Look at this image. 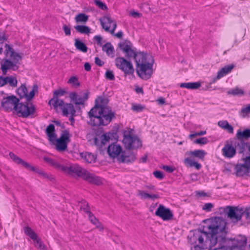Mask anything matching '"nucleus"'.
I'll list each match as a JSON object with an SVG mask.
<instances>
[{
  "instance_id": "43",
  "label": "nucleus",
  "mask_w": 250,
  "mask_h": 250,
  "mask_svg": "<svg viewBox=\"0 0 250 250\" xmlns=\"http://www.w3.org/2000/svg\"><path fill=\"white\" fill-rule=\"evenodd\" d=\"M66 93V91L64 89H58L53 92L54 97L53 98H58V97H61L64 95Z\"/></svg>"
},
{
  "instance_id": "6",
  "label": "nucleus",
  "mask_w": 250,
  "mask_h": 250,
  "mask_svg": "<svg viewBox=\"0 0 250 250\" xmlns=\"http://www.w3.org/2000/svg\"><path fill=\"white\" fill-rule=\"evenodd\" d=\"M50 106H52L56 110L59 109L62 111V114L66 117H69L71 121H74L73 116L76 111L72 104L64 103V102L58 98H52L48 103Z\"/></svg>"
},
{
  "instance_id": "63",
  "label": "nucleus",
  "mask_w": 250,
  "mask_h": 250,
  "mask_svg": "<svg viewBox=\"0 0 250 250\" xmlns=\"http://www.w3.org/2000/svg\"><path fill=\"white\" fill-rule=\"evenodd\" d=\"M197 194L199 195L200 196H204L206 194L203 191H201L197 192Z\"/></svg>"
},
{
  "instance_id": "29",
  "label": "nucleus",
  "mask_w": 250,
  "mask_h": 250,
  "mask_svg": "<svg viewBox=\"0 0 250 250\" xmlns=\"http://www.w3.org/2000/svg\"><path fill=\"white\" fill-rule=\"evenodd\" d=\"M46 134L47 136L49 141L51 142L53 141L56 138L55 133V126L53 124H50L46 129Z\"/></svg>"
},
{
  "instance_id": "37",
  "label": "nucleus",
  "mask_w": 250,
  "mask_h": 250,
  "mask_svg": "<svg viewBox=\"0 0 250 250\" xmlns=\"http://www.w3.org/2000/svg\"><path fill=\"white\" fill-rule=\"evenodd\" d=\"M88 16L84 13H80L75 17L76 22L79 23H85L88 20Z\"/></svg>"
},
{
  "instance_id": "49",
  "label": "nucleus",
  "mask_w": 250,
  "mask_h": 250,
  "mask_svg": "<svg viewBox=\"0 0 250 250\" xmlns=\"http://www.w3.org/2000/svg\"><path fill=\"white\" fill-rule=\"evenodd\" d=\"M243 162V165L250 169V156H247L242 159Z\"/></svg>"
},
{
  "instance_id": "64",
  "label": "nucleus",
  "mask_w": 250,
  "mask_h": 250,
  "mask_svg": "<svg viewBox=\"0 0 250 250\" xmlns=\"http://www.w3.org/2000/svg\"><path fill=\"white\" fill-rule=\"evenodd\" d=\"M219 79H217V76H216L215 78H213L211 82L210 83V84H211L215 83L217 80H219Z\"/></svg>"
},
{
  "instance_id": "62",
  "label": "nucleus",
  "mask_w": 250,
  "mask_h": 250,
  "mask_svg": "<svg viewBox=\"0 0 250 250\" xmlns=\"http://www.w3.org/2000/svg\"><path fill=\"white\" fill-rule=\"evenodd\" d=\"M146 160H147V156L146 155L144 157H143L142 158H141V159H140V161L142 163H145V162H146Z\"/></svg>"
},
{
  "instance_id": "12",
  "label": "nucleus",
  "mask_w": 250,
  "mask_h": 250,
  "mask_svg": "<svg viewBox=\"0 0 250 250\" xmlns=\"http://www.w3.org/2000/svg\"><path fill=\"white\" fill-rule=\"evenodd\" d=\"M23 230L25 234L33 240L35 247L41 250H46V246L43 244L40 238L31 228L27 226L23 228Z\"/></svg>"
},
{
  "instance_id": "52",
  "label": "nucleus",
  "mask_w": 250,
  "mask_h": 250,
  "mask_svg": "<svg viewBox=\"0 0 250 250\" xmlns=\"http://www.w3.org/2000/svg\"><path fill=\"white\" fill-rule=\"evenodd\" d=\"M94 40L97 42V43L98 45L102 46L103 38L101 36H95L94 37Z\"/></svg>"
},
{
  "instance_id": "20",
  "label": "nucleus",
  "mask_w": 250,
  "mask_h": 250,
  "mask_svg": "<svg viewBox=\"0 0 250 250\" xmlns=\"http://www.w3.org/2000/svg\"><path fill=\"white\" fill-rule=\"evenodd\" d=\"M122 152V146L116 143L109 145L107 149L108 155L112 158H116L118 159Z\"/></svg>"
},
{
  "instance_id": "38",
  "label": "nucleus",
  "mask_w": 250,
  "mask_h": 250,
  "mask_svg": "<svg viewBox=\"0 0 250 250\" xmlns=\"http://www.w3.org/2000/svg\"><path fill=\"white\" fill-rule=\"evenodd\" d=\"M75 46L78 50L83 52L85 53L87 51V47L85 44L79 39H75Z\"/></svg>"
},
{
  "instance_id": "59",
  "label": "nucleus",
  "mask_w": 250,
  "mask_h": 250,
  "mask_svg": "<svg viewBox=\"0 0 250 250\" xmlns=\"http://www.w3.org/2000/svg\"><path fill=\"white\" fill-rule=\"evenodd\" d=\"M84 67L85 70H86L87 71H89L91 69V66H90V64L88 62H86L84 63Z\"/></svg>"
},
{
  "instance_id": "57",
  "label": "nucleus",
  "mask_w": 250,
  "mask_h": 250,
  "mask_svg": "<svg viewBox=\"0 0 250 250\" xmlns=\"http://www.w3.org/2000/svg\"><path fill=\"white\" fill-rule=\"evenodd\" d=\"M209 250H232L231 248L227 246H222L214 249H209Z\"/></svg>"
},
{
  "instance_id": "36",
  "label": "nucleus",
  "mask_w": 250,
  "mask_h": 250,
  "mask_svg": "<svg viewBox=\"0 0 250 250\" xmlns=\"http://www.w3.org/2000/svg\"><path fill=\"white\" fill-rule=\"evenodd\" d=\"M228 94L233 96H243L245 94L244 90L238 87H235L230 89L228 91Z\"/></svg>"
},
{
  "instance_id": "8",
  "label": "nucleus",
  "mask_w": 250,
  "mask_h": 250,
  "mask_svg": "<svg viewBox=\"0 0 250 250\" xmlns=\"http://www.w3.org/2000/svg\"><path fill=\"white\" fill-rule=\"evenodd\" d=\"M123 143L125 146L129 149L138 148L142 146L141 140L133 134L132 129H128L124 132Z\"/></svg>"
},
{
  "instance_id": "41",
  "label": "nucleus",
  "mask_w": 250,
  "mask_h": 250,
  "mask_svg": "<svg viewBox=\"0 0 250 250\" xmlns=\"http://www.w3.org/2000/svg\"><path fill=\"white\" fill-rule=\"evenodd\" d=\"M67 83L74 87H77L80 85L78 79L76 76L71 77L68 80Z\"/></svg>"
},
{
  "instance_id": "4",
  "label": "nucleus",
  "mask_w": 250,
  "mask_h": 250,
  "mask_svg": "<svg viewBox=\"0 0 250 250\" xmlns=\"http://www.w3.org/2000/svg\"><path fill=\"white\" fill-rule=\"evenodd\" d=\"M135 62L136 71L138 76L143 80L150 78L153 73L154 60L150 54L144 52H138Z\"/></svg>"
},
{
  "instance_id": "47",
  "label": "nucleus",
  "mask_w": 250,
  "mask_h": 250,
  "mask_svg": "<svg viewBox=\"0 0 250 250\" xmlns=\"http://www.w3.org/2000/svg\"><path fill=\"white\" fill-rule=\"evenodd\" d=\"M207 132L205 130L201 131L199 132H197L193 134H190L189 135V138L192 140L193 138L198 136H202L206 134Z\"/></svg>"
},
{
  "instance_id": "19",
  "label": "nucleus",
  "mask_w": 250,
  "mask_h": 250,
  "mask_svg": "<svg viewBox=\"0 0 250 250\" xmlns=\"http://www.w3.org/2000/svg\"><path fill=\"white\" fill-rule=\"evenodd\" d=\"M38 90V86L34 85L29 93L25 85H21L17 90V94L21 98H25L27 100L31 99L35 95V92Z\"/></svg>"
},
{
  "instance_id": "1",
  "label": "nucleus",
  "mask_w": 250,
  "mask_h": 250,
  "mask_svg": "<svg viewBox=\"0 0 250 250\" xmlns=\"http://www.w3.org/2000/svg\"><path fill=\"white\" fill-rule=\"evenodd\" d=\"M227 233L226 222L221 217H214L206 221L203 230L195 229L190 232L188 242L190 250H203L214 246L225 239Z\"/></svg>"
},
{
  "instance_id": "50",
  "label": "nucleus",
  "mask_w": 250,
  "mask_h": 250,
  "mask_svg": "<svg viewBox=\"0 0 250 250\" xmlns=\"http://www.w3.org/2000/svg\"><path fill=\"white\" fill-rule=\"evenodd\" d=\"M213 205L212 204L208 203H206L202 207V209L206 211H210L213 208Z\"/></svg>"
},
{
  "instance_id": "61",
  "label": "nucleus",
  "mask_w": 250,
  "mask_h": 250,
  "mask_svg": "<svg viewBox=\"0 0 250 250\" xmlns=\"http://www.w3.org/2000/svg\"><path fill=\"white\" fill-rule=\"evenodd\" d=\"M115 36L118 38H121L123 36V33L122 31H119L115 34Z\"/></svg>"
},
{
  "instance_id": "31",
  "label": "nucleus",
  "mask_w": 250,
  "mask_h": 250,
  "mask_svg": "<svg viewBox=\"0 0 250 250\" xmlns=\"http://www.w3.org/2000/svg\"><path fill=\"white\" fill-rule=\"evenodd\" d=\"M218 125L230 133H233V127L226 120L219 121L218 122Z\"/></svg>"
},
{
  "instance_id": "60",
  "label": "nucleus",
  "mask_w": 250,
  "mask_h": 250,
  "mask_svg": "<svg viewBox=\"0 0 250 250\" xmlns=\"http://www.w3.org/2000/svg\"><path fill=\"white\" fill-rule=\"evenodd\" d=\"M157 101L160 104H164L165 103V99L163 98H159L158 99Z\"/></svg>"
},
{
  "instance_id": "32",
  "label": "nucleus",
  "mask_w": 250,
  "mask_h": 250,
  "mask_svg": "<svg viewBox=\"0 0 250 250\" xmlns=\"http://www.w3.org/2000/svg\"><path fill=\"white\" fill-rule=\"evenodd\" d=\"M102 49L108 56L110 57H114L115 52L113 46L110 43L107 42L103 45Z\"/></svg>"
},
{
  "instance_id": "55",
  "label": "nucleus",
  "mask_w": 250,
  "mask_h": 250,
  "mask_svg": "<svg viewBox=\"0 0 250 250\" xmlns=\"http://www.w3.org/2000/svg\"><path fill=\"white\" fill-rule=\"evenodd\" d=\"M63 29L65 34L67 36H69L71 34V30L69 26L66 25H63Z\"/></svg>"
},
{
  "instance_id": "48",
  "label": "nucleus",
  "mask_w": 250,
  "mask_h": 250,
  "mask_svg": "<svg viewBox=\"0 0 250 250\" xmlns=\"http://www.w3.org/2000/svg\"><path fill=\"white\" fill-rule=\"evenodd\" d=\"M243 214L245 216L248 223H250V207L247 208L243 211Z\"/></svg>"
},
{
  "instance_id": "18",
  "label": "nucleus",
  "mask_w": 250,
  "mask_h": 250,
  "mask_svg": "<svg viewBox=\"0 0 250 250\" xmlns=\"http://www.w3.org/2000/svg\"><path fill=\"white\" fill-rule=\"evenodd\" d=\"M19 101L18 99L13 96H7L3 98L1 102V106L5 110H9L14 109L15 110V106H17Z\"/></svg>"
},
{
  "instance_id": "39",
  "label": "nucleus",
  "mask_w": 250,
  "mask_h": 250,
  "mask_svg": "<svg viewBox=\"0 0 250 250\" xmlns=\"http://www.w3.org/2000/svg\"><path fill=\"white\" fill-rule=\"evenodd\" d=\"M74 28L77 32L81 34L88 35L90 33V29L85 25H76Z\"/></svg>"
},
{
  "instance_id": "54",
  "label": "nucleus",
  "mask_w": 250,
  "mask_h": 250,
  "mask_svg": "<svg viewBox=\"0 0 250 250\" xmlns=\"http://www.w3.org/2000/svg\"><path fill=\"white\" fill-rule=\"evenodd\" d=\"M153 175L158 179H162L164 177L163 173L160 171H155L153 172Z\"/></svg>"
},
{
  "instance_id": "13",
  "label": "nucleus",
  "mask_w": 250,
  "mask_h": 250,
  "mask_svg": "<svg viewBox=\"0 0 250 250\" xmlns=\"http://www.w3.org/2000/svg\"><path fill=\"white\" fill-rule=\"evenodd\" d=\"M119 47L120 49L125 54L127 58H134L135 59L136 56L138 52L136 51L133 48L132 44L128 41H125L119 43Z\"/></svg>"
},
{
  "instance_id": "34",
  "label": "nucleus",
  "mask_w": 250,
  "mask_h": 250,
  "mask_svg": "<svg viewBox=\"0 0 250 250\" xmlns=\"http://www.w3.org/2000/svg\"><path fill=\"white\" fill-rule=\"evenodd\" d=\"M201 85L200 82H193V83H185L180 84L181 87H184L188 89H196L199 88Z\"/></svg>"
},
{
  "instance_id": "2",
  "label": "nucleus",
  "mask_w": 250,
  "mask_h": 250,
  "mask_svg": "<svg viewBox=\"0 0 250 250\" xmlns=\"http://www.w3.org/2000/svg\"><path fill=\"white\" fill-rule=\"evenodd\" d=\"M95 103V106L88 112L89 124L93 126L107 125L114 117V113L110 108L104 106L106 100L104 98L98 97Z\"/></svg>"
},
{
  "instance_id": "21",
  "label": "nucleus",
  "mask_w": 250,
  "mask_h": 250,
  "mask_svg": "<svg viewBox=\"0 0 250 250\" xmlns=\"http://www.w3.org/2000/svg\"><path fill=\"white\" fill-rule=\"evenodd\" d=\"M227 214L230 219L236 221L240 220L243 214V210L242 208H238L228 207Z\"/></svg>"
},
{
  "instance_id": "23",
  "label": "nucleus",
  "mask_w": 250,
  "mask_h": 250,
  "mask_svg": "<svg viewBox=\"0 0 250 250\" xmlns=\"http://www.w3.org/2000/svg\"><path fill=\"white\" fill-rule=\"evenodd\" d=\"M9 156L11 159L16 164L21 165L27 169L35 171L36 169L33 166H31L28 163L24 162L23 160L21 159L20 158L15 155L13 153H9Z\"/></svg>"
},
{
  "instance_id": "5",
  "label": "nucleus",
  "mask_w": 250,
  "mask_h": 250,
  "mask_svg": "<svg viewBox=\"0 0 250 250\" xmlns=\"http://www.w3.org/2000/svg\"><path fill=\"white\" fill-rule=\"evenodd\" d=\"M5 40V37L3 32L0 31V54L3 52V49H4L5 55L8 57H10L12 62L9 60H5L0 62L1 69L3 75H5L7 70L9 69H12L13 70L18 69V66L16 64L21 60V56L17 53H15L13 49L7 43H4L3 41Z\"/></svg>"
},
{
  "instance_id": "7",
  "label": "nucleus",
  "mask_w": 250,
  "mask_h": 250,
  "mask_svg": "<svg viewBox=\"0 0 250 250\" xmlns=\"http://www.w3.org/2000/svg\"><path fill=\"white\" fill-rule=\"evenodd\" d=\"M207 152L202 149H195L192 151H188L186 152L185 155L188 157L185 158L184 161V164L188 167H194L197 170L201 168V165L192 159V158H197L203 160Z\"/></svg>"
},
{
  "instance_id": "9",
  "label": "nucleus",
  "mask_w": 250,
  "mask_h": 250,
  "mask_svg": "<svg viewBox=\"0 0 250 250\" xmlns=\"http://www.w3.org/2000/svg\"><path fill=\"white\" fill-rule=\"evenodd\" d=\"M70 137L69 132L64 130L62 132L59 138H55L51 143L55 146V148L58 151L63 152L67 149V145L70 142Z\"/></svg>"
},
{
  "instance_id": "35",
  "label": "nucleus",
  "mask_w": 250,
  "mask_h": 250,
  "mask_svg": "<svg viewBox=\"0 0 250 250\" xmlns=\"http://www.w3.org/2000/svg\"><path fill=\"white\" fill-rule=\"evenodd\" d=\"M138 196L141 199H150L154 200L159 197L158 195L155 194H149L146 192L144 191L140 190L138 193Z\"/></svg>"
},
{
  "instance_id": "22",
  "label": "nucleus",
  "mask_w": 250,
  "mask_h": 250,
  "mask_svg": "<svg viewBox=\"0 0 250 250\" xmlns=\"http://www.w3.org/2000/svg\"><path fill=\"white\" fill-rule=\"evenodd\" d=\"M81 208L85 212L90 222L93 224L95 225L96 228L98 229L100 231H103L104 230V227L101 225L98 219L93 216L91 212L89 211L88 207L86 203H85L83 205V207H81Z\"/></svg>"
},
{
  "instance_id": "15",
  "label": "nucleus",
  "mask_w": 250,
  "mask_h": 250,
  "mask_svg": "<svg viewBox=\"0 0 250 250\" xmlns=\"http://www.w3.org/2000/svg\"><path fill=\"white\" fill-rule=\"evenodd\" d=\"M222 155L227 158H231L236 154V148L235 144L232 140L226 142L224 147L222 149Z\"/></svg>"
},
{
  "instance_id": "53",
  "label": "nucleus",
  "mask_w": 250,
  "mask_h": 250,
  "mask_svg": "<svg viewBox=\"0 0 250 250\" xmlns=\"http://www.w3.org/2000/svg\"><path fill=\"white\" fill-rule=\"evenodd\" d=\"M129 15L133 18H139L142 16V14L134 11H130L129 12Z\"/></svg>"
},
{
  "instance_id": "3",
  "label": "nucleus",
  "mask_w": 250,
  "mask_h": 250,
  "mask_svg": "<svg viewBox=\"0 0 250 250\" xmlns=\"http://www.w3.org/2000/svg\"><path fill=\"white\" fill-rule=\"evenodd\" d=\"M43 159L49 166L58 170L62 171L68 174H75L78 177L92 184L100 185L102 183V180L99 177L89 172L86 169L78 165L67 167L48 157H44Z\"/></svg>"
},
{
  "instance_id": "46",
  "label": "nucleus",
  "mask_w": 250,
  "mask_h": 250,
  "mask_svg": "<svg viewBox=\"0 0 250 250\" xmlns=\"http://www.w3.org/2000/svg\"><path fill=\"white\" fill-rule=\"evenodd\" d=\"M94 1L96 5L99 8L103 10H106L107 9V6L105 4V3L102 2L101 1L99 0H94Z\"/></svg>"
},
{
  "instance_id": "40",
  "label": "nucleus",
  "mask_w": 250,
  "mask_h": 250,
  "mask_svg": "<svg viewBox=\"0 0 250 250\" xmlns=\"http://www.w3.org/2000/svg\"><path fill=\"white\" fill-rule=\"evenodd\" d=\"M240 115L243 118L250 117V104L247 105L242 108L240 112Z\"/></svg>"
},
{
  "instance_id": "58",
  "label": "nucleus",
  "mask_w": 250,
  "mask_h": 250,
  "mask_svg": "<svg viewBox=\"0 0 250 250\" xmlns=\"http://www.w3.org/2000/svg\"><path fill=\"white\" fill-rule=\"evenodd\" d=\"M95 60V62L97 65L101 66L104 64V62L99 58L96 57Z\"/></svg>"
},
{
  "instance_id": "42",
  "label": "nucleus",
  "mask_w": 250,
  "mask_h": 250,
  "mask_svg": "<svg viewBox=\"0 0 250 250\" xmlns=\"http://www.w3.org/2000/svg\"><path fill=\"white\" fill-rule=\"evenodd\" d=\"M208 143V140L207 137H201L195 140L193 143L198 145H204Z\"/></svg>"
},
{
  "instance_id": "17",
  "label": "nucleus",
  "mask_w": 250,
  "mask_h": 250,
  "mask_svg": "<svg viewBox=\"0 0 250 250\" xmlns=\"http://www.w3.org/2000/svg\"><path fill=\"white\" fill-rule=\"evenodd\" d=\"M69 97L71 102L76 105H83L88 98V93L86 92L83 93L78 94L75 92H72L69 94Z\"/></svg>"
},
{
  "instance_id": "14",
  "label": "nucleus",
  "mask_w": 250,
  "mask_h": 250,
  "mask_svg": "<svg viewBox=\"0 0 250 250\" xmlns=\"http://www.w3.org/2000/svg\"><path fill=\"white\" fill-rule=\"evenodd\" d=\"M102 27L106 32L113 34L117 27L116 23L109 16H105L100 19Z\"/></svg>"
},
{
  "instance_id": "51",
  "label": "nucleus",
  "mask_w": 250,
  "mask_h": 250,
  "mask_svg": "<svg viewBox=\"0 0 250 250\" xmlns=\"http://www.w3.org/2000/svg\"><path fill=\"white\" fill-rule=\"evenodd\" d=\"M105 77L109 80H113L115 79L113 72L110 70H108L106 72Z\"/></svg>"
},
{
  "instance_id": "27",
  "label": "nucleus",
  "mask_w": 250,
  "mask_h": 250,
  "mask_svg": "<svg viewBox=\"0 0 250 250\" xmlns=\"http://www.w3.org/2000/svg\"><path fill=\"white\" fill-rule=\"evenodd\" d=\"M236 174L238 176H242L247 175L250 172V170L243 164H237L235 167Z\"/></svg>"
},
{
  "instance_id": "44",
  "label": "nucleus",
  "mask_w": 250,
  "mask_h": 250,
  "mask_svg": "<svg viewBox=\"0 0 250 250\" xmlns=\"http://www.w3.org/2000/svg\"><path fill=\"white\" fill-rule=\"evenodd\" d=\"M145 109V106L140 104H132L131 106V109L137 112H141Z\"/></svg>"
},
{
  "instance_id": "45",
  "label": "nucleus",
  "mask_w": 250,
  "mask_h": 250,
  "mask_svg": "<svg viewBox=\"0 0 250 250\" xmlns=\"http://www.w3.org/2000/svg\"><path fill=\"white\" fill-rule=\"evenodd\" d=\"M111 134L110 133H106L103 134L101 136V143L103 145H105L107 142L109 141Z\"/></svg>"
},
{
  "instance_id": "28",
  "label": "nucleus",
  "mask_w": 250,
  "mask_h": 250,
  "mask_svg": "<svg viewBox=\"0 0 250 250\" xmlns=\"http://www.w3.org/2000/svg\"><path fill=\"white\" fill-rule=\"evenodd\" d=\"M234 65L233 64L228 65L224 66L218 71L217 75V79H221L223 77L226 75L231 71L232 69L234 68Z\"/></svg>"
},
{
  "instance_id": "10",
  "label": "nucleus",
  "mask_w": 250,
  "mask_h": 250,
  "mask_svg": "<svg viewBox=\"0 0 250 250\" xmlns=\"http://www.w3.org/2000/svg\"><path fill=\"white\" fill-rule=\"evenodd\" d=\"M116 66L125 75H132L134 69L131 61L127 60L122 57L116 58L115 61Z\"/></svg>"
},
{
  "instance_id": "26",
  "label": "nucleus",
  "mask_w": 250,
  "mask_h": 250,
  "mask_svg": "<svg viewBox=\"0 0 250 250\" xmlns=\"http://www.w3.org/2000/svg\"><path fill=\"white\" fill-rule=\"evenodd\" d=\"M247 243V238L245 236L239 235L235 238L233 240L234 247L240 249L246 246Z\"/></svg>"
},
{
  "instance_id": "25",
  "label": "nucleus",
  "mask_w": 250,
  "mask_h": 250,
  "mask_svg": "<svg viewBox=\"0 0 250 250\" xmlns=\"http://www.w3.org/2000/svg\"><path fill=\"white\" fill-rule=\"evenodd\" d=\"M7 83L12 87H15L17 84V80L12 76L6 77L0 76V87L3 86Z\"/></svg>"
},
{
  "instance_id": "11",
  "label": "nucleus",
  "mask_w": 250,
  "mask_h": 250,
  "mask_svg": "<svg viewBox=\"0 0 250 250\" xmlns=\"http://www.w3.org/2000/svg\"><path fill=\"white\" fill-rule=\"evenodd\" d=\"M15 111L19 117L27 118L34 113L35 108L32 104L18 103Z\"/></svg>"
},
{
  "instance_id": "24",
  "label": "nucleus",
  "mask_w": 250,
  "mask_h": 250,
  "mask_svg": "<svg viewBox=\"0 0 250 250\" xmlns=\"http://www.w3.org/2000/svg\"><path fill=\"white\" fill-rule=\"evenodd\" d=\"M136 160L135 155L131 152L123 151L121 156L118 158V161L122 163H132Z\"/></svg>"
},
{
  "instance_id": "30",
  "label": "nucleus",
  "mask_w": 250,
  "mask_h": 250,
  "mask_svg": "<svg viewBox=\"0 0 250 250\" xmlns=\"http://www.w3.org/2000/svg\"><path fill=\"white\" fill-rule=\"evenodd\" d=\"M236 137L239 140L248 139L250 138V129H245L243 130L239 129L236 134Z\"/></svg>"
},
{
  "instance_id": "16",
  "label": "nucleus",
  "mask_w": 250,
  "mask_h": 250,
  "mask_svg": "<svg viewBox=\"0 0 250 250\" xmlns=\"http://www.w3.org/2000/svg\"><path fill=\"white\" fill-rule=\"evenodd\" d=\"M155 215L162 219L164 221L171 220L173 217L172 211L162 205H159L155 211Z\"/></svg>"
},
{
  "instance_id": "33",
  "label": "nucleus",
  "mask_w": 250,
  "mask_h": 250,
  "mask_svg": "<svg viewBox=\"0 0 250 250\" xmlns=\"http://www.w3.org/2000/svg\"><path fill=\"white\" fill-rule=\"evenodd\" d=\"M80 155L88 163H94L96 160V156L91 153L83 152L80 153Z\"/></svg>"
},
{
  "instance_id": "56",
  "label": "nucleus",
  "mask_w": 250,
  "mask_h": 250,
  "mask_svg": "<svg viewBox=\"0 0 250 250\" xmlns=\"http://www.w3.org/2000/svg\"><path fill=\"white\" fill-rule=\"evenodd\" d=\"M163 168L166 170V171H167L168 172H172L174 171V168L172 167L168 166H164L163 167Z\"/></svg>"
}]
</instances>
